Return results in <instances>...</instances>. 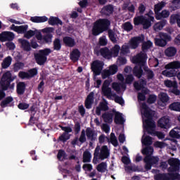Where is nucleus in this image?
<instances>
[{
	"mask_svg": "<svg viewBox=\"0 0 180 180\" xmlns=\"http://www.w3.org/2000/svg\"><path fill=\"white\" fill-rule=\"evenodd\" d=\"M71 139V134H68L65 133H63L58 139V141H61L62 143H67L68 140Z\"/></svg>",
	"mask_w": 180,
	"mask_h": 180,
	"instance_id": "44",
	"label": "nucleus"
},
{
	"mask_svg": "<svg viewBox=\"0 0 180 180\" xmlns=\"http://www.w3.org/2000/svg\"><path fill=\"white\" fill-rule=\"evenodd\" d=\"M165 54L167 57H174L176 54V49L174 46H170L165 51Z\"/></svg>",
	"mask_w": 180,
	"mask_h": 180,
	"instance_id": "34",
	"label": "nucleus"
},
{
	"mask_svg": "<svg viewBox=\"0 0 180 180\" xmlns=\"http://www.w3.org/2000/svg\"><path fill=\"white\" fill-rule=\"evenodd\" d=\"M169 17V11L167 10H163L161 13H159L155 15V19L157 20H161V19H165Z\"/></svg>",
	"mask_w": 180,
	"mask_h": 180,
	"instance_id": "32",
	"label": "nucleus"
},
{
	"mask_svg": "<svg viewBox=\"0 0 180 180\" xmlns=\"http://www.w3.org/2000/svg\"><path fill=\"white\" fill-rule=\"evenodd\" d=\"M160 100L162 103H167V102L169 101V96L167 93L162 92L159 95Z\"/></svg>",
	"mask_w": 180,
	"mask_h": 180,
	"instance_id": "50",
	"label": "nucleus"
},
{
	"mask_svg": "<svg viewBox=\"0 0 180 180\" xmlns=\"http://www.w3.org/2000/svg\"><path fill=\"white\" fill-rule=\"evenodd\" d=\"M153 153H154V148L152 146H146V148H143L142 150V154H143V155H146V157H151V155H153Z\"/></svg>",
	"mask_w": 180,
	"mask_h": 180,
	"instance_id": "42",
	"label": "nucleus"
},
{
	"mask_svg": "<svg viewBox=\"0 0 180 180\" xmlns=\"http://www.w3.org/2000/svg\"><path fill=\"white\" fill-rule=\"evenodd\" d=\"M53 50H55L56 51H60L63 46L61 44V39H60L59 38H56L53 40Z\"/></svg>",
	"mask_w": 180,
	"mask_h": 180,
	"instance_id": "41",
	"label": "nucleus"
},
{
	"mask_svg": "<svg viewBox=\"0 0 180 180\" xmlns=\"http://www.w3.org/2000/svg\"><path fill=\"white\" fill-rule=\"evenodd\" d=\"M27 29H29V25H20L18 27L16 32L19 34H25L27 32Z\"/></svg>",
	"mask_w": 180,
	"mask_h": 180,
	"instance_id": "45",
	"label": "nucleus"
},
{
	"mask_svg": "<svg viewBox=\"0 0 180 180\" xmlns=\"http://www.w3.org/2000/svg\"><path fill=\"white\" fill-rule=\"evenodd\" d=\"M29 112H30V123H32V124H34V115L37 113L36 110V105H32L30 108Z\"/></svg>",
	"mask_w": 180,
	"mask_h": 180,
	"instance_id": "39",
	"label": "nucleus"
},
{
	"mask_svg": "<svg viewBox=\"0 0 180 180\" xmlns=\"http://www.w3.org/2000/svg\"><path fill=\"white\" fill-rule=\"evenodd\" d=\"M13 81L12 78V73L8 71L3 74L1 81H0V101H2L5 96H6V94L5 91H8V89H15V84H11V82Z\"/></svg>",
	"mask_w": 180,
	"mask_h": 180,
	"instance_id": "2",
	"label": "nucleus"
},
{
	"mask_svg": "<svg viewBox=\"0 0 180 180\" xmlns=\"http://www.w3.org/2000/svg\"><path fill=\"white\" fill-rule=\"evenodd\" d=\"M156 101H157V96H155V94L149 95L146 101L147 103H148L149 105H153V103H155Z\"/></svg>",
	"mask_w": 180,
	"mask_h": 180,
	"instance_id": "55",
	"label": "nucleus"
},
{
	"mask_svg": "<svg viewBox=\"0 0 180 180\" xmlns=\"http://www.w3.org/2000/svg\"><path fill=\"white\" fill-rule=\"evenodd\" d=\"M53 40V34H46L44 35L42 38V43L41 44H49L51 43Z\"/></svg>",
	"mask_w": 180,
	"mask_h": 180,
	"instance_id": "40",
	"label": "nucleus"
},
{
	"mask_svg": "<svg viewBox=\"0 0 180 180\" xmlns=\"http://www.w3.org/2000/svg\"><path fill=\"white\" fill-rule=\"evenodd\" d=\"M99 46H105L108 45V39H106V36L103 35L99 38L98 40Z\"/></svg>",
	"mask_w": 180,
	"mask_h": 180,
	"instance_id": "60",
	"label": "nucleus"
},
{
	"mask_svg": "<svg viewBox=\"0 0 180 180\" xmlns=\"http://www.w3.org/2000/svg\"><path fill=\"white\" fill-rule=\"evenodd\" d=\"M151 47H153V42H151V41H147L143 42L141 49L142 51H146L149 49H151Z\"/></svg>",
	"mask_w": 180,
	"mask_h": 180,
	"instance_id": "52",
	"label": "nucleus"
},
{
	"mask_svg": "<svg viewBox=\"0 0 180 180\" xmlns=\"http://www.w3.org/2000/svg\"><path fill=\"white\" fill-rule=\"evenodd\" d=\"M166 70H175L178 72V70L180 68V62L174 61L165 65Z\"/></svg>",
	"mask_w": 180,
	"mask_h": 180,
	"instance_id": "27",
	"label": "nucleus"
},
{
	"mask_svg": "<svg viewBox=\"0 0 180 180\" xmlns=\"http://www.w3.org/2000/svg\"><path fill=\"white\" fill-rule=\"evenodd\" d=\"M113 11H115L113 5L108 4L103 6V8L101 9V13L103 15H105V16H110V15L113 13Z\"/></svg>",
	"mask_w": 180,
	"mask_h": 180,
	"instance_id": "17",
	"label": "nucleus"
},
{
	"mask_svg": "<svg viewBox=\"0 0 180 180\" xmlns=\"http://www.w3.org/2000/svg\"><path fill=\"white\" fill-rule=\"evenodd\" d=\"M167 25V20H162L157 23H155L153 26V29L155 32H160V30H162L164 29V26Z\"/></svg>",
	"mask_w": 180,
	"mask_h": 180,
	"instance_id": "29",
	"label": "nucleus"
},
{
	"mask_svg": "<svg viewBox=\"0 0 180 180\" xmlns=\"http://www.w3.org/2000/svg\"><path fill=\"white\" fill-rule=\"evenodd\" d=\"M94 95H95V94L93 91H91L87 96V97L84 101V106H85L86 109H91L92 108V105H93L94 101L95 99Z\"/></svg>",
	"mask_w": 180,
	"mask_h": 180,
	"instance_id": "16",
	"label": "nucleus"
},
{
	"mask_svg": "<svg viewBox=\"0 0 180 180\" xmlns=\"http://www.w3.org/2000/svg\"><path fill=\"white\" fill-rule=\"evenodd\" d=\"M143 71V74L144 75H146V78L148 81H150V79H154V77H155V75L154 74V71H153V70L150 69L147 66H144Z\"/></svg>",
	"mask_w": 180,
	"mask_h": 180,
	"instance_id": "23",
	"label": "nucleus"
},
{
	"mask_svg": "<svg viewBox=\"0 0 180 180\" xmlns=\"http://www.w3.org/2000/svg\"><path fill=\"white\" fill-rule=\"evenodd\" d=\"M96 169L98 172H106V169H108V164H106V162H102L97 165Z\"/></svg>",
	"mask_w": 180,
	"mask_h": 180,
	"instance_id": "43",
	"label": "nucleus"
},
{
	"mask_svg": "<svg viewBox=\"0 0 180 180\" xmlns=\"http://www.w3.org/2000/svg\"><path fill=\"white\" fill-rule=\"evenodd\" d=\"M25 67V63L22 62H17L13 65V70L15 72H18L19 70H22Z\"/></svg>",
	"mask_w": 180,
	"mask_h": 180,
	"instance_id": "54",
	"label": "nucleus"
},
{
	"mask_svg": "<svg viewBox=\"0 0 180 180\" xmlns=\"http://www.w3.org/2000/svg\"><path fill=\"white\" fill-rule=\"evenodd\" d=\"M169 108L171 110H174V112H180V102H174L170 104Z\"/></svg>",
	"mask_w": 180,
	"mask_h": 180,
	"instance_id": "51",
	"label": "nucleus"
},
{
	"mask_svg": "<svg viewBox=\"0 0 180 180\" xmlns=\"http://www.w3.org/2000/svg\"><path fill=\"white\" fill-rule=\"evenodd\" d=\"M36 34V30H30L28 31H26L25 34H24V37L25 39H31V37H33Z\"/></svg>",
	"mask_w": 180,
	"mask_h": 180,
	"instance_id": "62",
	"label": "nucleus"
},
{
	"mask_svg": "<svg viewBox=\"0 0 180 180\" xmlns=\"http://www.w3.org/2000/svg\"><path fill=\"white\" fill-rule=\"evenodd\" d=\"M80 57L81 51H79V49H73L70 53V60L73 61V63H77Z\"/></svg>",
	"mask_w": 180,
	"mask_h": 180,
	"instance_id": "19",
	"label": "nucleus"
},
{
	"mask_svg": "<svg viewBox=\"0 0 180 180\" xmlns=\"http://www.w3.org/2000/svg\"><path fill=\"white\" fill-rule=\"evenodd\" d=\"M143 67L144 66H135L133 70V74L134 77H136L139 79L144 75V71L143 70Z\"/></svg>",
	"mask_w": 180,
	"mask_h": 180,
	"instance_id": "21",
	"label": "nucleus"
},
{
	"mask_svg": "<svg viewBox=\"0 0 180 180\" xmlns=\"http://www.w3.org/2000/svg\"><path fill=\"white\" fill-rule=\"evenodd\" d=\"M165 85L167 88H174L176 85H178L176 81L165 80Z\"/></svg>",
	"mask_w": 180,
	"mask_h": 180,
	"instance_id": "58",
	"label": "nucleus"
},
{
	"mask_svg": "<svg viewBox=\"0 0 180 180\" xmlns=\"http://www.w3.org/2000/svg\"><path fill=\"white\" fill-rule=\"evenodd\" d=\"M85 133L88 140H91V141L96 140V133L91 127L86 128Z\"/></svg>",
	"mask_w": 180,
	"mask_h": 180,
	"instance_id": "20",
	"label": "nucleus"
},
{
	"mask_svg": "<svg viewBox=\"0 0 180 180\" xmlns=\"http://www.w3.org/2000/svg\"><path fill=\"white\" fill-rule=\"evenodd\" d=\"M63 44L65 47H75L77 45V42H75V39L72 38V37L65 36L63 37Z\"/></svg>",
	"mask_w": 180,
	"mask_h": 180,
	"instance_id": "13",
	"label": "nucleus"
},
{
	"mask_svg": "<svg viewBox=\"0 0 180 180\" xmlns=\"http://www.w3.org/2000/svg\"><path fill=\"white\" fill-rule=\"evenodd\" d=\"M160 158H158V157L146 156L143 159V162H145V169L146 171H150L151 167L155 165V164H158Z\"/></svg>",
	"mask_w": 180,
	"mask_h": 180,
	"instance_id": "8",
	"label": "nucleus"
},
{
	"mask_svg": "<svg viewBox=\"0 0 180 180\" xmlns=\"http://www.w3.org/2000/svg\"><path fill=\"white\" fill-rule=\"evenodd\" d=\"M11 64H12V57L8 56L1 63V67L4 70H6V68H8V67L11 66Z\"/></svg>",
	"mask_w": 180,
	"mask_h": 180,
	"instance_id": "38",
	"label": "nucleus"
},
{
	"mask_svg": "<svg viewBox=\"0 0 180 180\" xmlns=\"http://www.w3.org/2000/svg\"><path fill=\"white\" fill-rule=\"evenodd\" d=\"M145 18L146 17H144V15H139V16L135 17L134 18V24L135 25V26L143 25Z\"/></svg>",
	"mask_w": 180,
	"mask_h": 180,
	"instance_id": "46",
	"label": "nucleus"
},
{
	"mask_svg": "<svg viewBox=\"0 0 180 180\" xmlns=\"http://www.w3.org/2000/svg\"><path fill=\"white\" fill-rule=\"evenodd\" d=\"M110 143L114 146V147H117L119 146V143L117 142V138L115 135V133L110 134Z\"/></svg>",
	"mask_w": 180,
	"mask_h": 180,
	"instance_id": "56",
	"label": "nucleus"
},
{
	"mask_svg": "<svg viewBox=\"0 0 180 180\" xmlns=\"http://www.w3.org/2000/svg\"><path fill=\"white\" fill-rule=\"evenodd\" d=\"M158 126L160 129H169L171 127V122H169V118L167 116H164L158 121Z\"/></svg>",
	"mask_w": 180,
	"mask_h": 180,
	"instance_id": "12",
	"label": "nucleus"
},
{
	"mask_svg": "<svg viewBox=\"0 0 180 180\" xmlns=\"http://www.w3.org/2000/svg\"><path fill=\"white\" fill-rule=\"evenodd\" d=\"M51 54V49L50 48H46L41 49L38 53L34 54L35 61L38 65H44L46 61H47V56Z\"/></svg>",
	"mask_w": 180,
	"mask_h": 180,
	"instance_id": "4",
	"label": "nucleus"
},
{
	"mask_svg": "<svg viewBox=\"0 0 180 180\" xmlns=\"http://www.w3.org/2000/svg\"><path fill=\"white\" fill-rule=\"evenodd\" d=\"M123 29L126 32H130L133 30V25L130 22H127L123 25Z\"/></svg>",
	"mask_w": 180,
	"mask_h": 180,
	"instance_id": "63",
	"label": "nucleus"
},
{
	"mask_svg": "<svg viewBox=\"0 0 180 180\" xmlns=\"http://www.w3.org/2000/svg\"><path fill=\"white\" fill-rule=\"evenodd\" d=\"M114 122L115 124H123L124 123V118L122 113L115 112Z\"/></svg>",
	"mask_w": 180,
	"mask_h": 180,
	"instance_id": "28",
	"label": "nucleus"
},
{
	"mask_svg": "<svg viewBox=\"0 0 180 180\" xmlns=\"http://www.w3.org/2000/svg\"><path fill=\"white\" fill-rule=\"evenodd\" d=\"M19 43L21 44V49L24 50V51H32V46L30 45V42L27 39H18Z\"/></svg>",
	"mask_w": 180,
	"mask_h": 180,
	"instance_id": "18",
	"label": "nucleus"
},
{
	"mask_svg": "<svg viewBox=\"0 0 180 180\" xmlns=\"http://www.w3.org/2000/svg\"><path fill=\"white\" fill-rule=\"evenodd\" d=\"M49 25H51V26H58L60 25V26H63V21L58 18V17H54L51 16L49 19L48 20Z\"/></svg>",
	"mask_w": 180,
	"mask_h": 180,
	"instance_id": "22",
	"label": "nucleus"
},
{
	"mask_svg": "<svg viewBox=\"0 0 180 180\" xmlns=\"http://www.w3.org/2000/svg\"><path fill=\"white\" fill-rule=\"evenodd\" d=\"M151 22H154V17H149L148 18H144L142 25L143 29H149L151 27Z\"/></svg>",
	"mask_w": 180,
	"mask_h": 180,
	"instance_id": "33",
	"label": "nucleus"
},
{
	"mask_svg": "<svg viewBox=\"0 0 180 180\" xmlns=\"http://www.w3.org/2000/svg\"><path fill=\"white\" fill-rule=\"evenodd\" d=\"M37 40H38V43H39V44H41L42 40H43V37L44 35L41 34V32L37 30H35V34H34Z\"/></svg>",
	"mask_w": 180,
	"mask_h": 180,
	"instance_id": "57",
	"label": "nucleus"
},
{
	"mask_svg": "<svg viewBox=\"0 0 180 180\" xmlns=\"http://www.w3.org/2000/svg\"><path fill=\"white\" fill-rule=\"evenodd\" d=\"M57 158L59 161H64L67 158V153L64 150H59L57 155Z\"/></svg>",
	"mask_w": 180,
	"mask_h": 180,
	"instance_id": "47",
	"label": "nucleus"
},
{
	"mask_svg": "<svg viewBox=\"0 0 180 180\" xmlns=\"http://www.w3.org/2000/svg\"><path fill=\"white\" fill-rule=\"evenodd\" d=\"M109 85H110V82L109 80H105L101 88L103 95L108 98L112 96H116V94L112 93V89L109 87Z\"/></svg>",
	"mask_w": 180,
	"mask_h": 180,
	"instance_id": "9",
	"label": "nucleus"
},
{
	"mask_svg": "<svg viewBox=\"0 0 180 180\" xmlns=\"http://www.w3.org/2000/svg\"><path fill=\"white\" fill-rule=\"evenodd\" d=\"M108 37L112 43H117V34L112 30H108Z\"/></svg>",
	"mask_w": 180,
	"mask_h": 180,
	"instance_id": "36",
	"label": "nucleus"
},
{
	"mask_svg": "<svg viewBox=\"0 0 180 180\" xmlns=\"http://www.w3.org/2000/svg\"><path fill=\"white\" fill-rule=\"evenodd\" d=\"M78 140L82 144H83V143H85L86 141V135L85 129L82 130L80 136Z\"/></svg>",
	"mask_w": 180,
	"mask_h": 180,
	"instance_id": "61",
	"label": "nucleus"
},
{
	"mask_svg": "<svg viewBox=\"0 0 180 180\" xmlns=\"http://www.w3.org/2000/svg\"><path fill=\"white\" fill-rule=\"evenodd\" d=\"M165 5H167L165 2L161 1L154 6V12L155 16L160 13V11L162 10V8H164Z\"/></svg>",
	"mask_w": 180,
	"mask_h": 180,
	"instance_id": "35",
	"label": "nucleus"
},
{
	"mask_svg": "<svg viewBox=\"0 0 180 180\" xmlns=\"http://www.w3.org/2000/svg\"><path fill=\"white\" fill-rule=\"evenodd\" d=\"M102 118L103 119L105 123H112L113 122V113L104 112L102 115Z\"/></svg>",
	"mask_w": 180,
	"mask_h": 180,
	"instance_id": "31",
	"label": "nucleus"
},
{
	"mask_svg": "<svg viewBox=\"0 0 180 180\" xmlns=\"http://www.w3.org/2000/svg\"><path fill=\"white\" fill-rule=\"evenodd\" d=\"M169 136L172 139H180V127H174L169 132Z\"/></svg>",
	"mask_w": 180,
	"mask_h": 180,
	"instance_id": "30",
	"label": "nucleus"
},
{
	"mask_svg": "<svg viewBox=\"0 0 180 180\" xmlns=\"http://www.w3.org/2000/svg\"><path fill=\"white\" fill-rule=\"evenodd\" d=\"M141 108L143 110V116L147 119L145 120L146 126L144 127L145 130H146L148 134L150 136H154L155 134V123L153 122V117L154 114H153V110L147 105L146 103H142Z\"/></svg>",
	"mask_w": 180,
	"mask_h": 180,
	"instance_id": "1",
	"label": "nucleus"
},
{
	"mask_svg": "<svg viewBox=\"0 0 180 180\" xmlns=\"http://www.w3.org/2000/svg\"><path fill=\"white\" fill-rule=\"evenodd\" d=\"M103 65H105V63L102 60H96L91 63V70L94 77H98V75L102 74Z\"/></svg>",
	"mask_w": 180,
	"mask_h": 180,
	"instance_id": "7",
	"label": "nucleus"
},
{
	"mask_svg": "<svg viewBox=\"0 0 180 180\" xmlns=\"http://www.w3.org/2000/svg\"><path fill=\"white\" fill-rule=\"evenodd\" d=\"M109 27H110V20L108 18H100L94 23L92 34L99 36L103 32H108Z\"/></svg>",
	"mask_w": 180,
	"mask_h": 180,
	"instance_id": "3",
	"label": "nucleus"
},
{
	"mask_svg": "<svg viewBox=\"0 0 180 180\" xmlns=\"http://www.w3.org/2000/svg\"><path fill=\"white\" fill-rule=\"evenodd\" d=\"M144 41V35L141 34V36L134 37L129 41L130 46L131 49H136L140 45V43H143Z\"/></svg>",
	"mask_w": 180,
	"mask_h": 180,
	"instance_id": "10",
	"label": "nucleus"
},
{
	"mask_svg": "<svg viewBox=\"0 0 180 180\" xmlns=\"http://www.w3.org/2000/svg\"><path fill=\"white\" fill-rule=\"evenodd\" d=\"M30 20L33 23H44L49 20V18L46 16H34L30 18Z\"/></svg>",
	"mask_w": 180,
	"mask_h": 180,
	"instance_id": "25",
	"label": "nucleus"
},
{
	"mask_svg": "<svg viewBox=\"0 0 180 180\" xmlns=\"http://www.w3.org/2000/svg\"><path fill=\"white\" fill-rule=\"evenodd\" d=\"M13 102V97L12 96H7L5 99H4L1 103L0 106L1 108H7V106L9 105V103H12Z\"/></svg>",
	"mask_w": 180,
	"mask_h": 180,
	"instance_id": "37",
	"label": "nucleus"
},
{
	"mask_svg": "<svg viewBox=\"0 0 180 180\" xmlns=\"http://www.w3.org/2000/svg\"><path fill=\"white\" fill-rule=\"evenodd\" d=\"M15 39V34L9 31H4L0 34V41H12Z\"/></svg>",
	"mask_w": 180,
	"mask_h": 180,
	"instance_id": "11",
	"label": "nucleus"
},
{
	"mask_svg": "<svg viewBox=\"0 0 180 180\" xmlns=\"http://www.w3.org/2000/svg\"><path fill=\"white\" fill-rule=\"evenodd\" d=\"M91 157L92 155H91V152L85 150L83 153V162H91Z\"/></svg>",
	"mask_w": 180,
	"mask_h": 180,
	"instance_id": "48",
	"label": "nucleus"
},
{
	"mask_svg": "<svg viewBox=\"0 0 180 180\" xmlns=\"http://www.w3.org/2000/svg\"><path fill=\"white\" fill-rule=\"evenodd\" d=\"M118 70H119V68L117 67V65H112L109 67L108 71H110V73L111 74V75H115V74L117 72Z\"/></svg>",
	"mask_w": 180,
	"mask_h": 180,
	"instance_id": "64",
	"label": "nucleus"
},
{
	"mask_svg": "<svg viewBox=\"0 0 180 180\" xmlns=\"http://www.w3.org/2000/svg\"><path fill=\"white\" fill-rule=\"evenodd\" d=\"M109 155H110V152L109 151L108 146H103L100 150L99 160L103 161V160L109 158Z\"/></svg>",
	"mask_w": 180,
	"mask_h": 180,
	"instance_id": "15",
	"label": "nucleus"
},
{
	"mask_svg": "<svg viewBox=\"0 0 180 180\" xmlns=\"http://www.w3.org/2000/svg\"><path fill=\"white\" fill-rule=\"evenodd\" d=\"M99 54L101 57H103V58H107L108 60L112 58V52H110V50H109V48L108 47L101 48L98 51L96 55L99 56Z\"/></svg>",
	"mask_w": 180,
	"mask_h": 180,
	"instance_id": "14",
	"label": "nucleus"
},
{
	"mask_svg": "<svg viewBox=\"0 0 180 180\" xmlns=\"http://www.w3.org/2000/svg\"><path fill=\"white\" fill-rule=\"evenodd\" d=\"M142 143L144 144V146H150L151 144H153V138L150 136H146L142 141Z\"/></svg>",
	"mask_w": 180,
	"mask_h": 180,
	"instance_id": "53",
	"label": "nucleus"
},
{
	"mask_svg": "<svg viewBox=\"0 0 180 180\" xmlns=\"http://www.w3.org/2000/svg\"><path fill=\"white\" fill-rule=\"evenodd\" d=\"M120 51V46L119 45H115L111 51V57L112 56H113V57H117V56H119V52Z\"/></svg>",
	"mask_w": 180,
	"mask_h": 180,
	"instance_id": "49",
	"label": "nucleus"
},
{
	"mask_svg": "<svg viewBox=\"0 0 180 180\" xmlns=\"http://www.w3.org/2000/svg\"><path fill=\"white\" fill-rule=\"evenodd\" d=\"M147 58H148L147 53L141 52L132 58V63L140 67H146V64H147Z\"/></svg>",
	"mask_w": 180,
	"mask_h": 180,
	"instance_id": "6",
	"label": "nucleus"
},
{
	"mask_svg": "<svg viewBox=\"0 0 180 180\" xmlns=\"http://www.w3.org/2000/svg\"><path fill=\"white\" fill-rule=\"evenodd\" d=\"M25 91H26V84L23 82H18L16 86V92L18 95H23Z\"/></svg>",
	"mask_w": 180,
	"mask_h": 180,
	"instance_id": "26",
	"label": "nucleus"
},
{
	"mask_svg": "<svg viewBox=\"0 0 180 180\" xmlns=\"http://www.w3.org/2000/svg\"><path fill=\"white\" fill-rule=\"evenodd\" d=\"M162 75L164 77H167L168 78H172V77H176V74H178V70H172V69H166L162 72Z\"/></svg>",
	"mask_w": 180,
	"mask_h": 180,
	"instance_id": "24",
	"label": "nucleus"
},
{
	"mask_svg": "<svg viewBox=\"0 0 180 180\" xmlns=\"http://www.w3.org/2000/svg\"><path fill=\"white\" fill-rule=\"evenodd\" d=\"M171 35L165 32H160L154 39L155 46L158 47H165L168 41H171Z\"/></svg>",
	"mask_w": 180,
	"mask_h": 180,
	"instance_id": "5",
	"label": "nucleus"
},
{
	"mask_svg": "<svg viewBox=\"0 0 180 180\" xmlns=\"http://www.w3.org/2000/svg\"><path fill=\"white\" fill-rule=\"evenodd\" d=\"M180 15L179 14H173L170 16L169 18V22L171 25H175L176 22H178V19L179 18Z\"/></svg>",
	"mask_w": 180,
	"mask_h": 180,
	"instance_id": "59",
	"label": "nucleus"
}]
</instances>
